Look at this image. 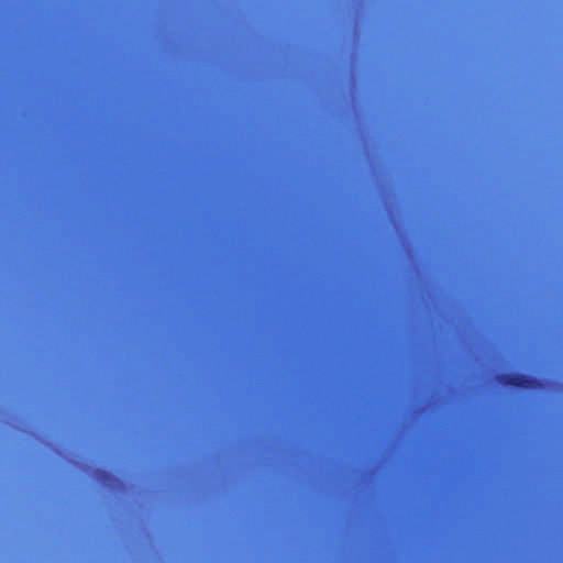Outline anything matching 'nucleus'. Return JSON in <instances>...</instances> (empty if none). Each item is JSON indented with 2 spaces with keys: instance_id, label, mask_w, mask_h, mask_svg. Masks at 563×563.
<instances>
[{
  "instance_id": "obj_1",
  "label": "nucleus",
  "mask_w": 563,
  "mask_h": 563,
  "mask_svg": "<svg viewBox=\"0 0 563 563\" xmlns=\"http://www.w3.org/2000/svg\"><path fill=\"white\" fill-rule=\"evenodd\" d=\"M498 382L505 386L522 389H537L542 386L541 380L538 378L520 373L501 374L498 377Z\"/></svg>"
}]
</instances>
